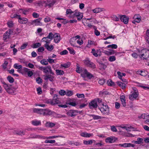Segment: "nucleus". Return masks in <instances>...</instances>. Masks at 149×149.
<instances>
[{
    "instance_id": "69168bd1",
    "label": "nucleus",
    "mask_w": 149,
    "mask_h": 149,
    "mask_svg": "<svg viewBox=\"0 0 149 149\" xmlns=\"http://www.w3.org/2000/svg\"><path fill=\"white\" fill-rule=\"evenodd\" d=\"M45 49L43 47H39L38 49V51L39 52H42L44 51Z\"/></svg>"
},
{
    "instance_id": "4d7b16f0",
    "label": "nucleus",
    "mask_w": 149,
    "mask_h": 149,
    "mask_svg": "<svg viewBox=\"0 0 149 149\" xmlns=\"http://www.w3.org/2000/svg\"><path fill=\"white\" fill-rule=\"evenodd\" d=\"M91 116H92L93 117V118L94 119H98L101 118V116H96L94 115H91Z\"/></svg>"
},
{
    "instance_id": "9d476101",
    "label": "nucleus",
    "mask_w": 149,
    "mask_h": 149,
    "mask_svg": "<svg viewBox=\"0 0 149 149\" xmlns=\"http://www.w3.org/2000/svg\"><path fill=\"white\" fill-rule=\"evenodd\" d=\"M54 42L56 43L59 42L61 39L60 34L57 33H56L54 34Z\"/></svg>"
},
{
    "instance_id": "ddd939ff",
    "label": "nucleus",
    "mask_w": 149,
    "mask_h": 149,
    "mask_svg": "<svg viewBox=\"0 0 149 149\" xmlns=\"http://www.w3.org/2000/svg\"><path fill=\"white\" fill-rule=\"evenodd\" d=\"M120 18L121 20L123 22L124 24H127L128 22L129 18L125 15H120Z\"/></svg>"
},
{
    "instance_id": "6ab92c4d",
    "label": "nucleus",
    "mask_w": 149,
    "mask_h": 149,
    "mask_svg": "<svg viewBox=\"0 0 149 149\" xmlns=\"http://www.w3.org/2000/svg\"><path fill=\"white\" fill-rule=\"evenodd\" d=\"M45 76L44 79L45 80H47L49 79L51 81H53L54 80V77L50 74L47 75Z\"/></svg>"
},
{
    "instance_id": "79ce46f5",
    "label": "nucleus",
    "mask_w": 149,
    "mask_h": 149,
    "mask_svg": "<svg viewBox=\"0 0 149 149\" xmlns=\"http://www.w3.org/2000/svg\"><path fill=\"white\" fill-rule=\"evenodd\" d=\"M55 3V2L54 1H52L51 2L49 3H46L45 7L48 6L49 8L51 7Z\"/></svg>"
},
{
    "instance_id": "b1692460",
    "label": "nucleus",
    "mask_w": 149,
    "mask_h": 149,
    "mask_svg": "<svg viewBox=\"0 0 149 149\" xmlns=\"http://www.w3.org/2000/svg\"><path fill=\"white\" fill-rule=\"evenodd\" d=\"M145 113H143L141 114L140 116H138V118L140 119H148L149 118V115H146Z\"/></svg>"
},
{
    "instance_id": "412c9836",
    "label": "nucleus",
    "mask_w": 149,
    "mask_h": 149,
    "mask_svg": "<svg viewBox=\"0 0 149 149\" xmlns=\"http://www.w3.org/2000/svg\"><path fill=\"white\" fill-rule=\"evenodd\" d=\"M54 35L52 32H50L49 33V34L47 37L43 38L42 40H43L44 39H50L51 40H52L54 38Z\"/></svg>"
},
{
    "instance_id": "cd10ccee",
    "label": "nucleus",
    "mask_w": 149,
    "mask_h": 149,
    "mask_svg": "<svg viewBox=\"0 0 149 149\" xmlns=\"http://www.w3.org/2000/svg\"><path fill=\"white\" fill-rule=\"evenodd\" d=\"M77 68L76 70V72L78 73H80L81 72L82 68L79 66V65L77 63L76 65Z\"/></svg>"
},
{
    "instance_id": "680f3d73",
    "label": "nucleus",
    "mask_w": 149,
    "mask_h": 149,
    "mask_svg": "<svg viewBox=\"0 0 149 149\" xmlns=\"http://www.w3.org/2000/svg\"><path fill=\"white\" fill-rule=\"evenodd\" d=\"M76 95L79 98H84L85 97V96L83 94L77 93Z\"/></svg>"
},
{
    "instance_id": "bf43d9fd",
    "label": "nucleus",
    "mask_w": 149,
    "mask_h": 149,
    "mask_svg": "<svg viewBox=\"0 0 149 149\" xmlns=\"http://www.w3.org/2000/svg\"><path fill=\"white\" fill-rule=\"evenodd\" d=\"M109 60L110 61H115L116 60L115 56H110L109 58Z\"/></svg>"
},
{
    "instance_id": "ea45409f",
    "label": "nucleus",
    "mask_w": 149,
    "mask_h": 149,
    "mask_svg": "<svg viewBox=\"0 0 149 149\" xmlns=\"http://www.w3.org/2000/svg\"><path fill=\"white\" fill-rule=\"evenodd\" d=\"M93 143V141L92 140H90L88 141H84L83 142L84 144L86 145L91 144H92Z\"/></svg>"
},
{
    "instance_id": "e2e57ef3",
    "label": "nucleus",
    "mask_w": 149,
    "mask_h": 149,
    "mask_svg": "<svg viewBox=\"0 0 149 149\" xmlns=\"http://www.w3.org/2000/svg\"><path fill=\"white\" fill-rule=\"evenodd\" d=\"M67 49L70 51V54H75L74 51L73 49L70 48L68 47L67 48Z\"/></svg>"
},
{
    "instance_id": "f8f14e48",
    "label": "nucleus",
    "mask_w": 149,
    "mask_h": 149,
    "mask_svg": "<svg viewBox=\"0 0 149 149\" xmlns=\"http://www.w3.org/2000/svg\"><path fill=\"white\" fill-rule=\"evenodd\" d=\"M138 94L137 92L136 91L134 92L131 94L129 95V99L132 100H133L134 99H136L137 97Z\"/></svg>"
},
{
    "instance_id": "58836bf2",
    "label": "nucleus",
    "mask_w": 149,
    "mask_h": 149,
    "mask_svg": "<svg viewBox=\"0 0 149 149\" xmlns=\"http://www.w3.org/2000/svg\"><path fill=\"white\" fill-rule=\"evenodd\" d=\"M58 137H63L64 138V137H63V136H49V137H45L44 139H54L55 138H57Z\"/></svg>"
},
{
    "instance_id": "bb28decb",
    "label": "nucleus",
    "mask_w": 149,
    "mask_h": 149,
    "mask_svg": "<svg viewBox=\"0 0 149 149\" xmlns=\"http://www.w3.org/2000/svg\"><path fill=\"white\" fill-rule=\"evenodd\" d=\"M55 124L54 123L47 122L45 124V126L47 127H54Z\"/></svg>"
},
{
    "instance_id": "6e6d98bb",
    "label": "nucleus",
    "mask_w": 149,
    "mask_h": 149,
    "mask_svg": "<svg viewBox=\"0 0 149 149\" xmlns=\"http://www.w3.org/2000/svg\"><path fill=\"white\" fill-rule=\"evenodd\" d=\"M92 53L93 55L96 57L98 56V54L96 52V51L94 49H93L92 50Z\"/></svg>"
},
{
    "instance_id": "2eb2a0df",
    "label": "nucleus",
    "mask_w": 149,
    "mask_h": 149,
    "mask_svg": "<svg viewBox=\"0 0 149 149\" xmlns=\"http://www.w3.org/2000/svg\"><path fill=\"white\" fill-rule=\"evenodd\" d=\"M31 24L34 26H41L42 25V23L40 22L39 19H36L32 21Z\"/></svg>"
},
{
    "instance_id": "37998d69",
    "label": "nucleus",
    "mask_w": 149,
    "mask_h": 149,
    "mask_svg": "<svg viewBox=\"0 0 149 149\" xmlns=\"http://www.w3.org/2000/svg\"><path fill=\"white\" fill-rule=\"evenodd\" d=\"M107 84L109 86H113L115 85V84L111 79L107 81Z\"/></svg>"
},
{
    "instance_id": "f03ea898",
    "label": "nucleus",
    "mask_w": 149,
    "mask_h": 149,
    "mask_svg": "<svg viewBox=\"0 0 149 149\" xmlns=\"http://www.w3.org/2000/svg\"><path fill=\"white\" fill-rule=\"evenodd\" d=\"M140 54L139 57L143 60H147L149 57V50L146 49H144L141 51L138 50Z\"/></svg>"
},
{
    "instance_id": "dca6fc26",
    "label": "nucleus",
    "mask_w": 149,
    "mask_h": 149,
    "mask_svg": "<svg viewBox=\"0 0 149 149\" xmlns=\"http://www.w3.org/2000/svg\"><path fill=\"white\" fill-rule=\"evenodd\" d=\"M117 140V139L114 137H108L105 139L106 143H111L115 142Z\"/></svg>"
},
{
    "instance_id": "c9c22d12",
    "label": "nucleus",
    "mask_w": 149,
    "mask_h": 149,
    "mask_svg": "<svg viewBox=\"0 0 149 149\" xmlns=\"http://www.w3.org/2000/svg\"><path fill=\"white\" fill-rule=\"evenodd\" d=\"M14 67L15 68L18 69H22V65H19L17 63H15L14 64Z\"/></svg>"
},
{
    "instance_id": "20e7f679",
    "label": "nucleus",
    "mask_w": 149,
    "mask_h": 149,
    "mask_svg": "<svg viewBox=\"0 0 149 149\" xmlns=\"http://www.w3.org/2000/svg\"><path fill=\"white\" fill-rule=\"evenodd\" d=\"M102 107H99L101 111L104 114L106 115H108L109 113V109L108 106L107 104L104 105L103 103L102 104Z\"/></svg>"
},
{
    "instance_id": "5fc2aeb1",
    "label": "nucleus",
    "mask_w": 149,
    "mask_h": 149,
    "mask_svg": "<svg viewBox=\"0 0 149 149\" xmlns=\"http://www.w3.org/2000/svg\"><path fill=\"white\" fill-rule=\"evenodd\" d=\"M7 24L9 27H13V23L12 21H9L7 22Z\"/></svg>"
},
{
    "instance_id": "7ed1b4c3",
    "label": "nucleus",
    "mask_w": 149,
    "mask_h": 149,
    "mask_svg": "<svg viewBox=\"0 0 149 149\" xmlns=\"http://www.w3.org/2000/svg\"><path fill=\"white\" fill-rule=\"evenodd\" d=\"M38 68L39 69L42 71L43 72L46 73L49 72L52 75L54 74L52 70L51 67L49 65L45 67L38 66Z\"/></svg>"
},
{
    "instance_id": "8fccbe9b",
    "label": "nucleus",
    "mask_w": 149,
    "mask_h": 149,
    "mask_svg": "<svg viewBox=\"0 0 149 149\" xmlns=\"http://www.w3.org/2000/svg\"><path fill=\"white\" fill-rule=\"evenodd\" d=\"M94 27L95 31L94 33L97 36H98L100 35V33L97 29V28L95 26H94Z\"/></svg>"
},
{
    "instance_id": "3c124183",
    "label": "nucleus",
    "mask_w": 149,
    "mask_h": 149,
    "mask_svg": "<svg viewBox=\"0 0 149 149\" xmlns=\"http://www.w3.org/2000/svg\"><path fill=\"white\" fill-rule=\"evenodd\" d=\"M73 13V11H72L70 9H68L66 10V13L67 14H70L72 15Z\"/></svg>"
},
{
    "instance_id": "f257e3e1",
    "label": "nucleus",
    "mask_w": 149,
    "mask_h": 149,
    "mask_svg": "<svg viewBox=\"0 0 149 149\" xmlns=\"http://www.w3.org/2000/svg\"><path fill=\"white\" fill-rule=\"evenodd\" d=\"M2 84L4 89L6 92L9 94L14 93L16 90L18 88V86L16 84L15 85L14 84H10L6 83L4 81L3 82Z\"/></svg>"
},
{
    "instance_id": "1a4fd4ad",
    "label": "nucleus",
    "mask_w": 149,
    "mask_h": 149,
    "mask_svg": "<svg viewBox=\"0 0 149 149\" xmlns=\"http://www.w3.org/2000/svg\"><path fill=\"white\" fill-rule=\"evenodd\" d=\"M13 31L10 29H9L3 35V39L4 40H6L7 39L9 38L10 35L11 34H12Z\"/></svg>"
},
{
    "instance_id": "6e6552de",
    "label": "nucleus",
    "mask_w": 149,
    "mask_h": 149,
    "mask_svg": "<svg viewBox=\"0 0 149 149\" xmlns=\"http://www.w3.org/2000/svg\"><path fill=\"white\" fill-rule=\"evenodd\" d=\"M57 95L55 94L53 97V99L52 100V105H54L56 104H58L60 103V101L57 98Z\"/></svg>"
},
{
    "instance_id": "423d86ee",
    "label": "nucleus",
    "mask_w": 149,
    "mask_h": 149,
    "mask_svg": "<svg viewBox=\"0 0 149 149\" xmlns=\"http://www.w3.org/2000/svg\"><path fill=\"white\" fill-rule=\"evenodd\" d=\"M84 64L87 66L92 68L93 69L95 68V65L93 62L90 61L88 59H86L84 61Z\"/></svg>"
},
{
    "instance_id": "de8ad7c7",
    "label": "nucleus",
    "mask_w": 149,
    "mask_h": 149,
    "mask_svg": "<svg viewBox=\"0 0 149 149\" xmlns=\"http://www.w3.org/2000/svg\"><path fill=\"white\" fill-rule=\"evenodd\" d=\"M8 64V62L7 61H5L2 65L3 68L4 69H6L7 68V66Z\"/></svg>"
},
{
    "instance_id": "9b49d317",
    "label": "nucleus",
    "mask_w": 149,
    "mask_h": 149,
    "mask_svg": "<svg viewBox=\"0 0 149 149\" xmlns=\"http://www.w3.org/2000/svg\"><path fill=\"white\" fill-rule=\"evenodd\" d=\"M78 113L77 111L74 110H70L67 112V114L68 116L73 117L76 116Z\"/></svg>"
},
{
    "instance_id": "a878e982",
    "label": "nucleus",
    "mask_w": 149,
    "mask_h": 149,
    "mask_svg": "<svg viewBox=\"0 0 149 149\" xmlns=\"http://www.w3.org/2000/svg\"><path fill=\"white\" fill-rule=\"evenodd\" d=\"M80 135L81 136L86 137H89L92 135V134H91L86 132L82 133Z\"/></svg>"
},
{
    "instance_id": "a211bd4d",
    "label": "nucleus",
    "mask_w": 149,
    "mask_h": 149,
    "mask_svg": "<svg viewBox=\"0 0 149 149\" xmlns=\"http://www.w3.org/2000/svg\"><path fill=\"white\" fill-rule=\"evenodd\" d=\"M119 145L121 147H123L125 148L131 146L134 147L135 145L132 144L131 143H125L123 144H120Z\"/></svg>"
},
{
    "instance_id": "5701e85b",
    "label": "nucleus",
    "mask_w": 149,
    "mask_h": 149,
    "mask_svg": "<svg viewBox=\"0 0 149 149\" xmlns=\"http://www.w3.org/2000/svg\"><path fill=\"white\" fill-rule=\"evenodd\" d=\"M44 46L45 48L48 51H52L54 49V47L53 45H49L48 44H45V45Z\"/></svg>"
},
{
    "instance_id": "393cba45",
    "label": "nucleus",
    "mask_w": 149,
    "mask_h": 149,
    "mask_svg": "<svg viewBox=\"0 0 149 149\" xmlns=\"http://www.w3.org/2000/svg\"><path fill=\"white\" fill-rule=\"evenodd\" d=\"M102 9L101 8H96L92 10L93 12L95 13H100L102 11Z\"/></svg>"
},
{
    "instance_id": "c756f323",
    "label": "nucleus",
    "mask_w": 149,
    "mask_h": 149,
    "mask_svg": "<svg viewBox=\"0 0 149 149\" xmlns=\"http://www.w3.org/2000/svg\"><path fill=\"white\" fill-rule=\"evenodd\" d=\"M117 83L118 85L120 87H121L122 89H123L125 88L126 85L125 84L120 81H117Z\"/></svg>"
},
{
    "instance_id": "603ef678",
    "label": "nucleus",
    "mask_w": 149,
    "mask_h": 149,
    "mask_svg": "<svg viewBox=\"0 0 149 149\" xmlns=\"http://www.w3.org/2000/svg\"><path fill=\"white\" fill-rule=\"evenodd\" d=\"M117 74L119 76V77L121 78L123 76H125V73H121L120 72H117Z\"/></svg>"
},
{
    "instance_id": "4c0bfd02",
    "label": "nucleus",
    "mask_w": 149,
    "mask_h": 149,
    "mask_svg": "<svg viewBox=\"0 0 149 149\" xmlns=\"http://www.w3.org/2000/svg\"><path fill=\"white\" fill-rule=\"evenodd\" d=\"M107 47L108 48H111L113 49H116L117 48L118 46L116 44H112L108 45Z\"/></svg>"
},
{
    "instance_id": "aec40b11",
    "label": "nucleus",
    "mask_w": 149,
    "mask_h": 149,
    "mask_svg": "<svg viewBox=\"0 0 149 149\" xmlns=\"http://www.w3.org/2000/svg\"><path fill=\"white\" fill-rule=\"evenodd\" d=\"M31 123L33 125L35 126H38L41 125V122L40 120L38 121L36 120L32 121Z\"/></svg>"
},
{
    "instance_id": "052dcab7",
    "label": "nucleus",
    "mask_w": 149,
    "mask_h": 149,
    "mask_svg": "<svg viewBox=\"0 0 149 149\" xmlns=\"http://www.w3.org/2000/svg\"><path fill=\"white\" fill-rule=\"evenodd\" d=\"M28 45V43H25L23 44L20 47V49H24Z\"/></svg>"
},
{
    "instance_id": "c03bdc74",
    "label": "nucleus",
    "mask_w": 149,
    "mask_h": 149,
    "mask_svg": "<svg viewBox=\"0 0 149 149\" xmlns=\"http://www.w3.org/2000/svg\"><path fill=\"white\" fill-rule=\"evenodd\" d=\"M100 67L101 69H103L104 70L107 68V65L105 64L102 63L100 64Z\"/></svg>"
},
{
    "instance_id": "2f4dec72",
    "label": "nucleus",
    "mask_w": 149,
    "mask_h": 149,
    "mask_svg": "<svg viewBox=\"0 0 149 149\" xmlns=\"http://www.w3.org/2000/svg\"><path fill=\"white\" fill-rule=\"evenodd\" d=\"M56 73L57 75H63L64 74V72L61 70L56 69L55 70Z\"/></svg>"
},
{
    "instance_id": "72a5a7b5",
    "label": "nucleus",
    "mask_w": 149,
    "mask_h": 149,
    "mask_svg": "<svg viewBox=\"0 0 149 149\" xmlns=\"http://www.w3.org/2000/svg\"><path fill=\"white\" fill-rule=\"evenodd\" d=\"M82 14V13L79 12H78V10H76L73 12L72 15H73L74 16L77 17L79 16Z\"/></svg>"
},
{
    "instance_id": "0eeeda50",
    "label": "nucleus",
    "mask_w": 149,
    "mask_h": 149,
    "mask_svg": "<svg viewBox=\"0 0 149 149\" xmlns=\"http://www.w3.org/2000/svg\"><path fill=\"white\" fill-rule=\"evenodd\" d=\"M98 106L97 101L96 100H94L91 101L89 104V106L90 109H95Z\"/></svg>"
},
{
    "instance_id": "774afa93",
    "label": "nucleus",
    "mask_w": 149,
    "mask_h": 149,
    "mask_svg": "<svg viewBox=\"0 0 149 149\" xmlns=\"http://www.w3.org/2000/svg\"><path fill=\"white\" fill-rule=\"evenodd\" d=\"M37 82L38 84H40L42 82V80L40 77H37L36 79Z\"/></svg>"
},
{
    "instance_id": "39448f33",
    "label": "nucleus",
    "mask_w": 149,
    "mask_h": 149,
    "mask_svg": "<svg viewBox=\"0 0 149 149\" xmlns=\"http://www.w3.org/2000/svg\"><path fill=\"white\" fill-rule=\"evenodd\" d=\"M81 75L83 77L85 78L86 77L91 78L93 77V76L88 72L86 69L82 68L81 72Z\"/></svg>"
},
{
    "instance_id": "864d4df0",
    "label": "nucleus",
    "mask_w": 149,
    "mask_h": 149,
    "mask_svg": "<svg viewBox=\"0 0 149 149\" xmlns=\"http://www.w3.org/2000/svg\"><path fill=\"white\" fill-rule=\"evenodd\" d=\"M59 93L61 95H66V92L63 90H61L59 91Z\"/></svg>"
},
{
    "instance_id": "49530a36",
    "label": "nucleus",
    "mask_w": 149,
    "mask_h": 149,
    "mask_svg": "<svg viewBox=\"0 0 149 149\" xmlns=\"http://www.w3.org/2000/svg\"><path fill=\"white\" fill-rule=\"evenodd\" d=\"M105 79H102L99 80L98 83L100 85H103L105 83Z\"/></svg>"
},
{
    "instance_id": "a18cd8bd",
    "label": "nucleus",
    "mask_w": 149,
    "mask_h": 149,
    "mask_svg": "<svg viewBox=\"0 0 149 149\" xmlns=\"http://www.w3.org/2000/svg\"><path fill=\"white\" fill-rule=\"evenodd\" d=\"M41 46V44L39 42L37 43L34 44L33 45V47H32L33 48H37L38 47H39Z\"/></svg>"
},
{
    "instance_id": "a19ab883",
    "label": "nucleus",
    "mask_w": 149,
    "mask_h": 149,
    "mask_svg": "<svg viewBox=\"0 0 149 149\" xmlns=\"http://www.w3.org/2000/svg\"><path fill=\"white\" fill-rule=\"evenodd\" d=\"M31 136L29 138H42V136L39 135H35L34 134H31Z\"/></svg>"
},
{
    "instance_id": "0e129e2a",
    "label": "nucleus",
    "mask_w": 149,
    "mask_h": 149,
    "mask_svg": "<svg viewBox=\"0 0 149 149\" xmlns=\"http://www.w3.org/2000/svg\"><path fill=\"white\" fill-rule=\"evenodd\" d=\"M12 18H16L18 19L20 18V16L17 14H14L13 17L11 16Z\"/></svg>"
},
{
    "instance_id": "09e8293b",
    "label": "nucleus",
    "mask_w": 149,
    "mask_h": 149,
    "mask_svg": "<svg viewBox=\"0 0 149 149\" xmlns=\"http://www.w3.org/2000/svg\"><path fill=\"white\" fill-rule=\"evenodd\" d=\"M45 142V143H54L55 142V141L54 140H46Z\"/></svg>"
},
{
    "instance_id": "7c9ffc66",
    "label": "nucleus",
    "mask_w": 149,
    "mask_h": 149,
    "mask_svg": "<svg viewBox=\"0 0 149 149\" xmlns=\"http://www.w3.org/2000/svg\"><path fill=\"white\" fill-rule=\"evenodd\" d=\"M45 3V1H39L36 2L35 5L36 6H42Z\"/></svg>"
},
{
    "instance_id": "e433bc0d",
    "label": "nucleus",
    "mask_w": 149,
    "mask_h": 149,
    "mask_svg": "<svg viewBox=\"0 0 149 149\" xmlns=\"http://www.w3.org/2000/svg\"><path fill=\"white\" fill-rule=\"evenodd\" d=\"M40 62L41 64L44 65H47L48 64L47 61H46L45 59H44L41 60L40 61Z\"/></svg>"
},
{
    "instance_id": "473e14b6",
    "label": "nucleus",
    "mask_w": 149,
    "mask_h": 149,
    "mask_svg": "<svg viewBox=\"0 0 149 149\" xmlns=\"http://www.w3.org/2000/svg\"><path fill=\"white\" fill-rule=\"evenodd\" d=\"M143 139L142 138H139L137 139V141H135V143L137 144H141L143 143Z\"/></svg>"
},
{
    "instance_id": "f3484780",
    "label": "nucleus",
    "mask_w": 149,
    "mask_h": 149,
    "mask_svg": "<svg viewBox=\"0 0 149 149\" xmlns=\"http://www.w3.org/2000/svg\"><path fill=\"white\" fill-rule=\"evenodd\" d=\"M53 114V112L49 109H44V116H50Z\"/></svg>"
},
{
    "instance_id": "c85d7f7f",
    "label": "nucleus",
    "mask_w": 149,
    "mask_h": 149,
    "mask_svg": "<svg viewBox=\"0 0 149 149\" xmlns=\"http://www.w3.org/2000/svg\"><path fill=\"white\" fill-rule=\"evenodd\" d=\"M15 134L19 135H23L25 134V132L23 131L18 130L15 131Z\"/></svg>"
},
{
    "instance_id": "f704fd0d",
    "label": "nucleus",
    "mask_w": 149,
    "mask_h": 149,
    "mask_svg": "<svg viewBox=\"0 0 149 149\" xmlns=\"http://www.w3.org/2000/svg\"><path fill=\"white\" fill-rule=\"evenodd\" d=\"M7 79L10 83H13L14 81V79L11 76H9L7 77Z\"/></svg>"
},
{
    "instance_id": "338daca9",
    "label": "nucleus",
    "mask_w": 149,
    "mask_h": 149,
    "mask_svg": "<svg viewBox=\"0 0 149 149\" xmlns=\"http://www.w3.org/2000/svg\"><path fill=\"white\" fill-rule=\"evenodd\" d=\"M37 90L38 92V94H41L42 93L41 88L40 87H39L37 89Z\"/></svg>"
},
{
    "instance_id": "4468645a",
    "label": "nucleus",
    "mask_w": 149,
    "mask_h": 149,
    "mask_svg": "<svg viewBox=\"0 0 149 149\" xmlns=\"http://www.w3.org/2000/svg\"><path fill=\"white\" fill-rule=\"evenodd\" d=\"M33 112L34 113L44 115V109L34 108L33 109Z\"/></svg>"
},
{
    "instance_id": "4be33fe9",
    "label": "nucleus",
    "mask_w": 149,
    "mask_h": 149,
    "mask_svg": "<svg viewBox=\"0 0 149 149\" xmlns=\"http://www.w3.org/2000/svg\"><path fill=\"white\" fill-rule=\"evenodd\" d=\"M71 63L70 62H68L67 63L61 64L60 65V68H67L70 67Z\"/></svg>"
},
{
    "instance_id": "13d9d810",
    "label": "nucleus",
    "mask_w": 149,
    "mask_h": 149,
    "mask_svg": "<svg viewBox=\"0 0 149 149\" xmlns=\"http://www.w3.org/2000/svg\"><path fill=\"white\" fill-rule=\"evenodd\" d=\"M73 92L72 91H68L66 92V95L68 96H70L73 94Z\"/></svg>"
}]
</instances>
